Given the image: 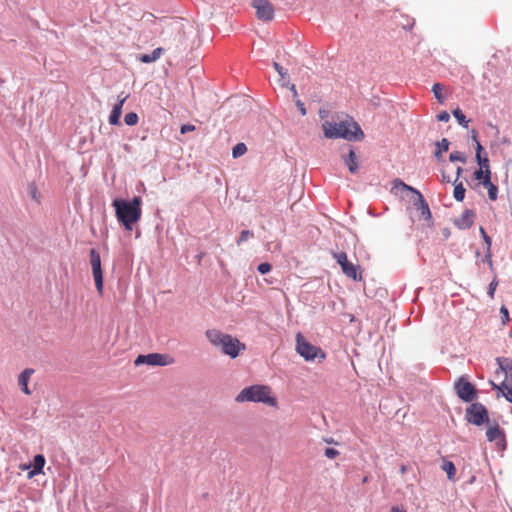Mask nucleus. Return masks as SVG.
Instances as JSON below:
<instances>
[{"mask_svg": "<svg viewBox=\"0 0 512 512\" xmlns=\"http://www.w3.org/2000/svg\"><path fill=\"white\" fill-rule=\"evenodd\" d=\"M112 206L115 208L117 220L126 230H132L133 225L141 218L142 198L140 196H134L131 200L116 198Z\"/></svg>", "mask_w": 512, "mask_h": 512, "instance_id": "nucleus-1", "label": "nucleus"}, {"mask_svg": "<svg viewBox=\"0 0 512 512\" xmlns=\"http://www.w3.org/2000/svg\"><path fill=\"white\" fill-rule=\"evenodd\" d=\"M208 341L215 347L220 348L222 353L230 358H236L240 351L245 350V344L229 334L223 333L217 329H208L205 332Z\"/></svg>", "mask_w": 512, "mask_h": 512, "instance_id": "nucleus-2", "label": "nucleus"}, {"mask_svg": "<svg viewBox=\"0 0 512 512\" xmlns=\"http://www.w3.org/2000/svg\"><path fill=\"white\" fill-rule=\"evenodd\" d=\"M235 400L238 403L254 402L277 407V399L271 395V388L267 385L256 384L248 386L241 390Z\"/></svg>", "mask_w": 512, "mask_h": 512, "instance_id": "nucleus-3", "label": "nucleus"}, {"mask_svg": "<svg viewBox=\"0 0 512 512\" xmlns=\"http://www.w3.org/2000/svg\"><path fill=\"white\" fill-rule=\"evenodd\" d=\"M465 420L478 427L489 423L488 410L482 403L473 402L465 410Z\"/></svg>", "mask_w": 512, "mask_h": 512, "instance_id": "nucleus-4", "label": "nucleus"}, {"mask_svg": "<svg viewBox=\"0 0 512 512\" xmlns=\"http://www.w3.org/2000/svg\"><path fill=\"white\" fill-rule=\"evenodd\" d=\"M337 124L341 125L339 127L338 139L342 138L347 141H359L364 138V132L362 131L360 125L353 120H344L337 122Z\"/></svg>", "mask_w": 512, "mask_h": 512, "instance_id": "nucleus-5", "label": "nucleus"}, {"mask_svg": "<svg viewBox=\"0 0 512 512\" xmlns=\"http://www.w3.org/2000/svg\"><path fill=\"white\" fill-rule=\"evenodd\" d=\"M296 350L306 361H314L319 354L321 359L325 358L322 350L307 342L300 333L296 337Z\"/></svg>", "mask_w": 512, "mask_h": 512, "instance_id": "nucleus-6", "label": "nucleus"}, {"mask_svg": "<svg viewBox=\"0 0 512 512\" xmlns=\"http://www.w3.org/2000/svg\"><path fill=\"white\" fill-rule=\"evenodd\" d=\"M454 390L458 398L464 402H471L477 396L475 386L468 381L465 375L460 376L454 383Z\"/></svg>", "mask_w": 512, "mask_h": 512, "instance_id": "nucleus-7", "label": "nucleus"}, {"mask_svg": "<svg viewBox=\"0 0 512 512\" xmlns=\"http://www.w3.org/2000/svg\"><path fill=\"white\" fill-rule=\"evenodd\" d=\"M401 187L403 190L410 191L418 196V200L416 202V205L418 206V209L420 210L421 215L425 220L431 219V211L429 208V205L427 201L424 199L423 195L414 187L409 186L405 184L400 179H395L393 181V188Z\"/></svg>", "mask_w": 512, "mask_h": 512, "instance_id": "nucleus-8", "label": "nucleus"}, {"mask_svg": "<svg viewBox=\"0 0 512 512\" xmlns=\"http://www.w3.org/2000/svg\"><path fill=\"white\" fill-rule=\"evenodd\" d=\"M333 258L340 265L342 272L348 277L355 281L361 280V275L358 274L359 266L348 261L347 254L343 251L333 252Z\"/></svg>", "mask_w": 512, "mask_h": 512, "instance_id": "nucleus-9", "label": "nucleus"}, {"mask_svg": "<svg viewBox=\"0 0 512 512\" xmlns=\"http://www.w3.org/2000/svg\"><path fill=\"white\" fill-rule=\"evenodd\" d=\"M173 362V359L166 354L149 353L138 355L134 361L136 366L147 364L150 366H167Z\"/></svg>", "mask_w": 512, "mask_h": 512, "instance_id": "nucleus-10", "label": "nucleus"}, {"mask_svg": "<svg viewBox=\"0 0 512 512\" xmlns=\"http://www.w3.org/2000/svg\"><path fill=\"white\" fill-rule=\"evenodd\" d=\"M90 263L95 281V286L99 294L103 293V272L101 268V257L96 249L90 250Z\"/></svg>", "mask_w": 512, "mask_h": 512, "instance_id": "nucleus-11", "label": "nucleus"}, {"mask_svg": "<svg viewBox=\"0 0 512 512\" xmlns=\"http://www.w3.org/2000/svg\"><path fill=\"white\" fill-rule=\"evenodd\" d=\"M252 7L259 19L270 21L274 18V8L268 0H253Z\"/></svg>", "mask_w": 512, "mask_h": 512, "instance_id": "nucleus-12", "label": "nucleus"}, {"mask_svg": "<svg viewBox=\"0 0 512 512\" xmlns=\"http://www.w3.org/2000/svg\"><path fill=\"white\" fill-rule=\"evenodd\" d=\"M128 95L120 94L117 98V103L113 106V109L109 115V123L113 126L120 125V117L122 114V108L127 100Z\"/></svg>", "mask_w": 512, "mask_h": 512, "instance_id": "nucleus-13", "label": "nucleus"}, {"mask_svg": "<svg viewBox=\"0 0 512 512\" xmlns=\"http://www.w3.org/2000/svg\"><path fill=\"white\" fill-rule=\"evenodd\" d=\"M475 212L471 209H466L463 213L454 221L456 227L461 230L469 229L474 222Z\"/></svg>", "mask_w": 512, "mask_h": 512, "instance_id": "nucleus-14", "label": "nucleus"}, {"mask_svg": "<svg viewBox=\"0 0 512 512\" xmlns=\"http://www.w3.org/2000/svg\"><path fill=\"white\" fill-rule=\"evenodd\" d=\"M34 372H35L34 369L26 368L18 376V385H19L21 391L26 395L31 394V390L29 389L28 383L30 381L31 376L34 374Z\"/></svg>", "mask_w": 512, "mask_h": 512, "instance_id": "nucleus-15", "label": "nucleus"}, {"mask_svg": "<svg viewBox=\"0 0 512 512\" xmlns=\"http://www.w3.org/2000/svg\"><path fill=\"white\" fill-rule=\"evenodd\" d=\"M482 150H483V147H482L481 143H478V146L476 147L477 164L479 165V169L485 170L486 176H491L489 159H488L487 155L482 156V154H481Z\"/></svg>", "mask_w": 512, "mask_h": 512, "instance_id": "nucleus-16", "label": "nucleus"}, {"mask_svg": "<svg viewBox=\"0 0 512 512\" xmlns=\"http://www.w3.org/2000/svg\"><path fill=\"white\" fill-rule=\"evenodd\" d=\"M45 462V457L42 454H36L33 459L32 470L28 472V478L31 479L34 476L42 473Z\"/></svg>", "mask_w": 512, "mask_h": 512, "instance_id": "nucleus-17", "label": "nucleus"}, {"mask_svg": "<svg viewBox=\"0 0 512 512\" xmlns=\"http://www.w3.org/2000/svg\"><path fill=\"white\" fill-rule=\"evenodd\" d=\"M339 127H341V125H339V124H337V122H333V121H325L322 124L324 135L328 139H338V135H331V134L340 133Z\"/></svg>", "mask_w": 512, "mask_h": 512, "instance_id": "nucleus-18", "label": "nucleus"}, {"mask_svg": "<svg viewBox=\"0 0 512 512\" xmlns=\"http://www.w3.org/2000/svg\"><path fill=\"white\" fill-rule=\"evenodd\" d=\"M486 437L489 442L496 441L498 438L502 437V440L505 441V435L503 430L499 427L497 423L490 426L486 431Z\"/></svg>", "mask_w": 512, "mask_h": 512, "instance_id": "nucleus-19", "label": "nucleus"}, {"mask_svg": "<svg viewBox=\"0 0 512 512\" xmlns=\"http://www.w3.org/2000/svg\"><path fill=\"white\" fill-rule=\"evenodd\" d=\"M344 164L348 167L350 173L355 174L358 171L355 151L350 148L347 156L343 157Z\"/></svg>", "mask_w": 512, "mask_h": 512, "instance_id": "nucleus-20", "label": "nucleus"}, {"mask_svg": "<svg viewBox=\"0 0 512 512\" xmlns=\"http://www.w3.org/2000/svg\"><path fill=\"white\" fill-rule=\"evenodd\" d=\"M480 234L486 244V252H485V259L486 261L488 262V264L490 265V267L492 266L493 262H492V254H491V245H492V240H491V237L488 236V234L486 233L485 229L483 227H480Z\"/></svg>", "mask_w": 512, "mask_h": 512, "instance_id": "nucleus-21", "label": "nucleus"}, {"mask_svg": "<svg viewBox=\"0 0 512 512\" xmlns=\"http://www.w3.org/2000/svg\"><path fill=\"white\" fill-rule=\"evenodd\" d=\"M497 363L499 365V369L505 373L512 382V359L505 358V357H498Z\"/></svg>", "mask_w": 512, "mask_h": 512, "instance_id": "nucleus-22", "label": "nucleus"}, {"mask_svg": "<svg viewBox=\"0 0 512 512\" xmlns=\"http://www.w3.org/2000/svg\"><path fill=\"white\" fill-rule=\"evenodd\" d=\"M436 150L434 152V157L438 160H442V153L448 151L450 146V141L447 138H442L440 141L435 143Z\"/></svg>", "mask_w": 512, "mask_h": 512, "instance_id": "nucleus-23", "label": "nucleus"}, {"mask_svg": "<svg viewBox=\"0 0 512 512\" xmlns=\"http://www.w3.org/2000/svg\"><path fill=\"white\" fill-rule=\"evenodd\" d=\"M482 185L487 188L489 199L493 201L496 200L498 188L491 182V176H486L485 181H482Z\"/></svg>", "mask_w": 512, "mask_h": 512, "instance_id": "nucleus-24", "label": "nucleus"}, {"mask_svg": "<svg viewBox=\"0 0 512 512\" xmlns=\"http://www.w3.org/2000/svg\"><path fill=\"white\" fill-rule=\"evenodd\" d=\"M162 52H163V49L158 47V48L154 49L149 54H142L139 57V60L143 63H152V62L156 61L161 56Z\"/></svg>", "mask_w": 512, "mask_h": 512, "instance_id": "nucleus-25", "label": "nucleus"}, {"mask_svg": "<svg viewBox=\"0 0 512 512\" xmlns=\"http://www.w3.org/2000/svg\"><path fill=\"white\" fill-rule=\"evenodd\" d=\"M442 470L446 472L449 480H454L456 474V467L452 461L444 460L441 466Z\"/></svg>", "mask_w": 512, "mask_h": 512, "instance_id": "nucleus-26", "label": "nucleus"}, {"mask_svg": "<svg viewBox=\"0 0 512 512\" xmlns=\"http://www.w3.org/2000/svg\"><path fill=\"white\" fill-rule=\"evenodd\" d=\"M453 116L457 120L458 124L464 128L468 127L469 120L466 119L465 114L460 108H456L452 111Z\"/></svg>", "mask_w": 512, "mask_h": 512, "instance_id": "nucleus-27", "label": "nucleus"}, {"mask_svg": "<svg viewBox=\"0 0 512 512\" xmlns=\"http://www.w3.org/2000/svg\"><path fill=\"white\" fill-rule=\"evenodd\" d=\"M465 188L463 186L462 183H458L456 184L454 182V191H453V196L455 198L456 201H463L464 197H465Z\"/></svg>", "mask_w": 512, "mask_h": 512, "instance_id": "nucleus-28", "label": "nucleus"}, {"mask_svg": "<svg viewBox=\"0 0 512 512\" xmlns=\"http://www.w3.org/2000/svg\"><path fill=\"white\" fill-rule=\"evenodd\" d=\"M432 92H433L434 97L436 98V100L440 104H443L444 101H445V97L442 94V85L440 83H434L433 86H432Z\"/></svg>", "mask_w": 512, "mask_h": 512, "instance_id": "nucleus-29", "label": "nucleus"}, {"mask_svg": "<svg viewBox=\"0 0 512 512\" xmlns=\"http://www.w3.org/2000/svg\"><path fill=\"white\" fill-rule=\"evenodd\" d=\"M247 151V147L244 143H238L236 144L232 149V156L233 158H239L242 155H244Z\"/></svg>", "mask_w": 512, "mask_h": 512, "instance_id": "nucleus-30", "label": "nucleus"}, {"mask_svg": "<svg viewBox=\"0 0 512 512\" xmlns=\"http://www.w3.org/2000/svg\"><path fill=\"white\" fill-rule=\"evenodd\" d=\"M449 160L451 162H461V163L464 164V163H466L467 158H466V156L462 152H460V151H453L449 155Z\"/></svg>", "mask_w": 512, "mask_h": 512, "instance_id": "nucleus-31", "label": "nucleus"}, {"mask_svg": "<svg viewBox=\"0 0 512 512\" xmlns=\"http://www.w3.org/2000/svg\"><path fill=\"white\" fill-rule=\"evenodd\" d=\"M138 121H139V117H138L137 113H135V112L127 113L124 117V122L128 126H134L138 123Z\"/></svg>", "mask_w": 512, "mask_h": 512, "instance_id": "nucleus-32", "label": "nucleus"}, {"mask_svg": "<svg viewBox=\"0 0 512 512\" xmlns=\"http://www.w3.org/2000/svg\"><path fill=\"white\" fill-rule=\"evenodd\" d=\"M273 67L277 71V73L280 75L281 80L283 81L282 85L286 86L285 79L288 77L287 70L277 62L273 63Z\"/></svg>", "mask_w": 512, "mask_h": 512, "instance_id": "nucleus-33", "label": "nucleus"}, {"mask_svg": "<svg viewBox=\"0 0 512 512\" xmlns=\"http://www.w3.org/2000/svg\"><path fill=\"white\" fill-rule=\"evenodd\" d=\"M253 232L250 230H242L239 238L237 239V245H241L243 242L247 241L249 238L253 237Z\"/></svg>", "mask_w": 512, "mask_h": 512, "instance_id": "nucleus-34", "label": "nucleus"}, {"mask_svg": "<svg viewBox=\"0 0 512 512\" xmlns=\"http://www.w3.org/2000/svg\"><path fill=\"white\" fill-rule=\"evenodd\" d=\"M271 264L267 263V262H264V263H260L257 267V271L260 273V274H266L268 272L271 271Z\"/></svg>", "mask_w": 512, "mask_h": 512, "instance_id": "nucleus-35", "label": "nucleus"}, {"mask_svg": "<svg viewBox=\"0 0 512 512\" xmlns=\"http://www.w3.org/2000/svg\"><path fill=\"white\" fill-rule=\"evenodd\" d=\"M490 383H491L493 389L499 391L502 395H503V392L507 391V388H510V386H508L505 381H503L500 385H497L492 381Z\"/></svg>", "mask_w": 512, "mask_h": 512, "instance_id": "nucleus-36", "label": "nucleus"}, {"mask_svg": "<svg viewBox=\"0 0 512 512\" xmlns=\"http://www.w3.org/2000/svg\"><path fill=\"white\" fill-rule=\"evenodd\" d=\"M497 285H498V282L496 279H493L491 281V283L489 284L487 294L489 295L490 298L494 297V293H495Z\"/></svg>", "mask_w": 512, "mask_h": 512, "instance_id": "nucleus-37", "label": "nucleus"}, {"mask_svg": "<svg viewBox=\"0 0 512 512\" xmlns=\"http://www.w3.org/2000/svg\"><path fill=\"white\" fill-rule=\"evenodd\" d=\"M324 455L329 459H334L336 456L339 455V452L334 448H326L324 451Z\"/></svg>", "mask_w": 512, "mask_h": 512, "instance_id": "nucleus-38", "label": "nucleus"}, {"mask_svg": "<svg viewBox=\"0 0 512 512\" xmlns=\"http://www.w3.org/2000/svg\"><path fill=\"white\" fill-rule=\"evenodd\" d=\"M486 173L484 169H478L474 172V178L479 180L481 183L485 181Z\"/></svg>", "mask_w": 512, "mask_h": 512, "instance_id": "nucleus-39", "label": "nucleus"}, {"mask_svg": "<svg viewBox=\"0 0 512 512\" xmlns=\"http://www.w3.org/2000/svg\"><path fill=\"white\" fill-rule=\"evenodd\" d=\"M437 120L440 122H448L450 120V114L443 110L437 115Z\"/></svg>", "mask_w": 512, "mask_h": 512, "instance_id": "nucleus-40", "label": "nucleus"}, {"mask_svg": "<svg viewBox=\"0 0 512 512\" xmlns=\"http://www.w3.org/2000/svg\"><path fill=\"white\" fill-rule=\"evenodd\" d=\"M195 130V126L194 125H191V124H185V125H182L181 126V129H180V132L182 134H185L187 132H191V131H194Z\"/></svg>", "mask_w": 512, "mask_h": 512, "instance_id": "nucleus-41", "label": "nucleus"}, {"mask_svg": "<svg viewBox=\"0 0 512 512\" xmlns=\"http://www.w3.org/2000/svg\"><path fill=\"white\" fill-rule=\"evenodd\" d=\"M500 313L502 314L503 323L509 320V312L508 309L505 306H502L500 308Z\"/></svg>", "mask_w": 512, "mask_h": 512, "instance_id": "nucleus-42", "label": "nucleus"}, {"mask_svg": "<svg viewBox=\"0 0 512 512\" xmlns=\"http://www.w3.org/2000/svg\"><path fill=\"white\" fill-rule=\"evenodd\" d=\"M296 105L301 113V115H306V108L304 106V103L301 100H297Z\"/></svg>", "mask_w": 512, "mask_h": 512, "instance_id": "nucleus-43", "label": "nucleus"}, {"mask_svg": "<svg viewBox=\"0 0 512 512\" xmlns=\"http://www.w3.org/2000/svg\"><path fill=\"white\" fill-rule=\"evenodd\" d=\"M503 396L506 398L507 401L512 403V386H510V388H507L506 392H503Z\"/></svg>", "mask_w": 512, "mask_h": 512, "instance_id": "nucleus-44", "label": "nucleus"}, {"mask_svg": "<svg viewBox=\"0 0 512 512\" xmlns=\"http://www.w3.org/2000/svg\"><path fill=\"white\" fill-rule=\"evenodd\" d=\"M471 138H472V140L476 143V147H477V146H478V143H480V142H479V140H478V132H477L475 129H473V130L471 131Z\"/></svg>", "mask_w": 512, "mask_h": 512, "instance_id": "nucleus-45", "label": "nucleus"}, {"mask_svg": "<svg viewBox=\"0 0 512 512\" xmlns=\"http://www.w3.org/2000/svg\"><path fill=\"white\" fill-rule=\"evenodd\" d=\"M390 512H406L403 508H400L398 506H392L390 509Z\"/></svg>", "mask_w": 512, "mask_h": 512, "instance_id": "nucleus-46", "label": "nucleus"}, {"mask_svg": "<svg viewBox=\"0 0 512 512\" xmlns=\"http://www.w3.org/2000/svg\"><path fill=\"white\" fill-rule=\"evenodd\" d=\"M290 90H291V92H293V93H294V95H295V96L297 95L296 87H295V85H294V84H292V85L290 86Z\"/></svg>", "mask_w": 512, "mask_h": 512, "instance_id": "nucleus-47", "label": "nucleus"}, {"mask_svg": "<svg viewBox=\"0 0 512 512\" xmlns=\"http://www.w3.org/2000/svg\"><path fill=\"white\" fill-rule=\"evenodd\" d=\"M462 171H463V169L460 166H458L457 170H456L457 178H459V176L462 173Z\"/></svg>", "mask_w": 512, "mask_h": 512, "instance_id": "nucleus-48", "label": "nucleus"}, {"mask_svg": "<svg viewBox=\"0 0 512 512\" xmlns=\"http://www.w3.org/2000/svg\"><path fill=\"white\" fill-rule=\"evenodd\" d=\"M406 470H407V467H406L405 465H401V467H400V472H401L402 474H404V473L406 472Z\"/></svg>", "mask_w": 512, "mask_h": 512, "instance_id": "nucleus-49", "label": "nucleus"}, {"mask_svg": "<svg viewBox=\"0 0 512 512\" xmlns=\"http://www.w3.org/2000/svg\"><path fill=\"white\" fill-rule=\"evenodd\" d=\"M443 180L446 182H450L449 176H446L445 174H443Z\"/></svg>", "mask_w": 512, "mask_h": 512, "instance_id": "nucleus-50", "label": "nucleus"}, {"mask_svg": "<svg viewBox=\"0 0 512 512\" xmlns=\"http://www.w3.org/2000/svg\"><path fill=\"white\" fill-rule=\"evenodd\" d=\"M362 482H363V483L368 482V477H367V476H366V477H364V478H363V480H362Z\"/></svg>", "mask_w": 512, "mask_h": 512, "instance_id": "nucleus-51", "label": "nucleus"}, {"mask_svg": "<svg viewBox=\"0 0 512 512\" xmlns=\"http://www.w3.org/2000/svg\"><path fill=\"white\" fill-rule=\"evenodd\" d=\"M31 467V464L24 467V469H29Z\"/></svg>", "mask_w": 512, "mask_h": 512, "instance_id": "nucleus-52", "label": "nucleus"}, {"mask_svg": "<svg viewBox=\"0 0 512 512\" xmlns=\"http://www.w3.org/2000/svg\"><path fill=\"white\" fill-rule=\"evenodd\" d=\"M511 338H512V331H511Z\"/></svg>", "mask_w": 512, "mask_h": 512, "instance_id": "nucleus-53", "label": "nucleus"}]
</instances>
